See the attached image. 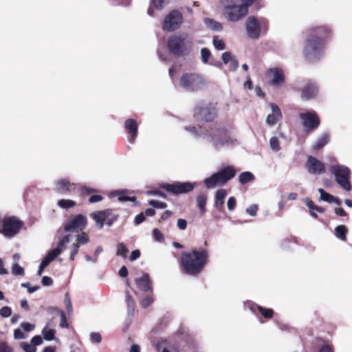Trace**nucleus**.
<instances>
[{
	"mask_svg": "<svg viewBox=\"0 0 352 352\" xmlns=\"http://www.w3.org/2000/svg\"><path fill=\"white\" fill-rule=\"evenodd\" d=\"M331 36V29L327 25L313 26L307 29L303 47L305 60L311 63L320 60L323 56L327 42Z\"/></svg>",
	"mask_w": 352,
	"mask_h": 352,
	"instance_id": "1",
	"label": "nucleus"
},
{
	"mask_svg": "<svg viewBox=\"0 0 352 352\" xmlns=\"http://www.w3.org/2000/svg\"><path fill=\"white\" fill-rule=\"evenodd\" d=\"M209 261V251L207 248H192L182 252L179 265L183 274L197 276L204 270Z\"/></svg>",
	"mask_w": 352,
	"mask_h": 352,
	"instance_id": "2",
	"label": "nucleus"
},
{
	"mask_svg": "<svg viewBox=\"0 0 352 352\" xmlns=\"http://www.w3.org/2000/svg\"><path fill=\"white\" fill-rule=\"evenodd\" d=\"M54 190L59 195L76 194L82 199L98 192V190L96 188L72 183L65 178L60 179L55 182Z\"/></svg>",
	"mask_w": 352,
	"mask_h": 352,
	"instance_id": "3",
	"label": "nucleus"
},
{
	"mask_svg": "<svg viewBox=\"0 0 352 352\" xmlns=\"http://www.w3.org/2000/svg\"><path fill=\"white\" fill-rule=\"evenodd\" d=\"M204 135L209 139L216 148L233 142L228 130L219 124L215 123L204 133Z\"/></svg>",
	"mask_w": 352,
	"mask_h": 352,
	"instance_id": "4",
	"label": "nucleus"
},
{
	"mask_svg": "<svg viewBox=\"0 0 352 352\" xmlns=\"http://www.w3.org/2000/svg\"><path fill=\"white\" fill-rule=\"evenodd\" d=\"M236 170L232 166H226L221 168L218 172L204 180V184L207 188H214L217 186H223L228 181L235 177Z\"/></svg>",
	"mask_w": 352,
	"mask_h": 352,
	"instance_id": "5",
	"label": "nucleus"
},
{
	"mask_svg": "<svg viewBox=\"0 0 352 352\" xmlns=\"http://www.w3.org/2000/svg\"><path fill=\"white\" fill-rule=\"evenodd\" d=\"M179 84L188 91H198L206 86V81L203 76L198 73H184L182 75Z\"/></svg>",
	"mask_w": 352,
	"mask_h": 352,
	"instance_id": "6",
	"label": "nucleus"
},
{
	"mask_svg": "<svg viewBox=\"0 0 352 352\" xmlns=\"http://www.w3.org/2000/svg\"><path fill=\"white\" fill-rule=\"evenodd\" d=\"M330 172L334 176L336 183L344 190L350 191L352 186L350 182L351 171L347 166L335 164L330 167Z\"/></svg>",
	"mask_w": 352,
	"mask_h": 352,
	"instance_id": "7",
	"label": "nucleus"
},
{
	"mask_svg": "<svg viewBox=\"0 0 352 352\" xmlns=\"http://www.w3.org/2000/svg\"><path fill=\"white\" fill-rule=\"evenodd\" d=\"M24 223L15 216L0 219V233L8 238L16 235L23 227Z\"/></svg>",
	"mask_w": 352,
	"mask_h": 352,
	"instance_id": "8",
	"label": "nucleus"
},
{
	"mask_svg": "<svg viewBox=\"0 0 352 352\" xmlns=\"http://www.w3.org/2000/svg\"><path fill=\"white\" fill-rule=\"evenodd\" d=\"M245 28L249 38L252 39H258L262 32H267L268 29V21L264 18L258 19L256 17L251 16L246 20Z\"/></svg>",
	"mask_w": 352,
	"mask_h": 352,
	"instance_id": "9",
	"label": "nucleus"
},
{
	"mask_svg": "<svg viewBox=\"0 0 352 352\" xmlns=\"http://www.w3.org/2000/svg\"><path fill=\"white\" fill-rule=\"evenodd\" d=\"M193 116L198 122H212L217 117V110L210 103L200 102L195 107Z\"/></svg>",
	"mask_w": 352,
	"mask_h": 352,
	"instance_id": "10",
	"label": "nucleus"
},
{
	"mask_svg": "<svg viewBox=\"0 0 352 352\" xmlns=\"http://www.w3.org/2000/svg\"><path fill=\"white\" fill-rule=\"evenodd\" d=\"M187 35L185 34L172 35L167 41L169 52L175 56H181L187 50Z\"/></svg>",
	"mask_w": 352,
	"mask_h": 352,
	"instance_id": "11",
	"label": "nucleus"
},
{
	"mask_svg": "<svg viewBox=\"0 0 352 352\" xmlns=\"http://www.w3.org/2000/svg\"><path fill=\"white\" fill-rule=\"evenodd\" d=\"M160 187L170 195H178L192 191L195 188V184L189 182H176L171 184L164 183L161 184Z\"/></svg>",
	"mask_w": 352,
	"mask_h": 352,
	"instance_id": "12",
	"label": "nucleus"
},
{
	"mask_svg": "<svg viewBox=\"0 0 352 352\" xmlns=\"http://www.w3.org/2000/svg\"><path fill=\"white\" fill-rule=\"evenodd\" d=\"M299 118L301 120L302 125L307 133L314 131L320 124V118L314 111L300 113Z\"/></svg>",
	"mask_w": 352,
	"mask_h": 352,
	"instance_id": "13",
	"label": "nucleus"
},
{
	"mask_svg": "<svg viewBox=\"0 0 352 352\" xmlns=\"http://www.w3.org/2000/svg\"><path fill=\"white\" fill-rule=\"evenodd\" d=\"M248 13L247 6L230 4L224 6V15L229 21H238Z\"/></svg>",
	"mask_w": 352,
	"mask_h": 352,
	"instance_id": "14",
	"label": "nucleus"
},
{
	"mask_svg": "<svg viewBox=\"0 0 352 352\" xmlns=\"http://www.w3.org/2000/svg\"><path fill=\"white\" fill-rule=\"evenodd\" d=\"M182 23V14L176 10H172L164 18L163 29L168 32H173L178 29Z\"/></svg>",
	"mask_w": 352,
	"mask_h": 352,
	"instance_id": "15",
	"label": "nucleus"
},
{
	"mask_svg": "<svg viewBox=\"0 0 352 352\" xmlns=\"http://www.w3.org/2000/svg\"><path fill=\"white\" fill-rule=\"evenodd\" d=\"M87 224V217L82 214H78L65 223L64 230L65 232H82L86 228Z\"/></svg>",
	"mask_w": 352,
	"mask_h": 352,
	"instance_id": "16",
	"label": "nucleus"
},
{
	"mask_svg": "<svg viewBox=\"0 0 352 352\" xmlns=\"http://www.w3.org/2000/svg\"><path fill=\"white\" fill-rule=\"evenodd\" d=\"M305 166L308 172L313 175H321L326 171L324 164L312 156H308Z\"/></svg>",
	"mask_w": 352,
	"mask_h": 352,
	"instance_id": "17",
	"label": "nucleus"
},
{
	"mask_svg": "<svg viewBox=\"0 0 352 352\" xmlns=\"http://www.w3.org/2000/svg\"><path fill=\"white\" fill-rule=\"evenodd\" d=\"M266 75L270 78V84L275 87H279L285 82V78L283 70L279 68H271L267 71Z\"/></svg>",
	"mask_w": 352,
	"mask_h": 352,
	"instance_id": "18",
	"label": "nucleus"
},
{
	"mask_svg": "<svg viewBox=\"0 0 352 352\" xmlns=\"http://www.w3.org/2000/svg\"><path fill=\"white\" fill-rule=\"evenodd\" d=\"M124 128L126 131L129 137L128 140L131 144H133L138 136V124L134 119H127L124 122Z\"/></svg>",
	"mask_w": 352,
	"mask_h": 352,
	"instance_id": "19",
	"label": "nucleus"
},
{
	"mask_svg": "<svg viewBox=\"0 0 352 352\" xmlns=\"http://www.w3.org/2000/svg\"><path fill=\"white\" fill-rule=\"evenodd\" d=\"M249 307L256 316L260 314L266 320L272 319L274 315V311L272 309L263 307L256 303H250Z\"/></svg>",
	"mask_w": 352,
	"mask_h": 352,
	"instance_id": "20",
	"label": "nucleus"
},
{
	"mask_svg": "<svg viewBox=\"0 0 352 352\" xmlns=\"http://www.w3.org/2000/svg\"><path fill=\"white\" fill-rule=\"evenodd\" d=\"M318 91L315 82L309 80L302 89L301 97L303 100H308L314 98Z\"/></svg>",
	"mask_w": 352,
	"mask_h": 352,
	"instance_id": "21",
	"label": "nucleus"
},
{
	"mask_svg": "<svg viewBox=\"0 0 352 352\" xmlns=\"http://www.w3.org/2000/svg\"><path fill=\"white\" fill-rule=\"evenodd\" d=\"M272 113L267 116L266 122L270 126H273L282 118V113L280 108L275 104H270Z\"/></svg>",
	"mask_w": 352,
	"mask_h": 352,
	"instance_id": "22",
	"label": "nucleus"
},
{
	"mask_svg": "<svg viewBox=\"0 0 352 352\" xmlns=\"http://www.w3.org/2000/svg\"><path fill=\"white\" fill-rule=\"evenodd\" d=\"M226 196L227 191L223 188L217 190L215 193L214 206L219 212H223L224 210V200Z\"/></svg>",
	"mask_w": 352,
	"mask_h": 352,
	"instance_id": "23",
	"label": "nucleus"
},
{
	"mask_svg": "<svg viewBox=\"0 0 352 352\" xmlns=\"http://www.w3.org/2000/svg\"><path fill=\"white\" fill-rule=\"evenodd\" d=\"M138 287L144 292H148L151 289V282L149 275L144 274L142 276L135 280Z\"/></svg>",
	"mask_w": 352,
	"mask_h": 352,
	"instance_id": "24",
	"label": "nucleus"
},
{
	"mask_svg": "<svg viewBox=\"0 0 352 352\" xmlns=\"http://www.w3.org/2000/svg\"><path fill=\"white\" fill-rule=\"evenodd\" d=\"M110 213L109 210H101L92 214L91 217L97 223L100 224V228H102L104 226L107 218L110 215Z\"/></svg>",
	"mask_w": 352,
	"mask_h": 352,
	"instance_id": "25",
	"label": "nucleus"
},
{
	"mask_svg": "<svg viewBox=\"0 0 352 352\" xmlns=\"http://www.w3.org/2000/svg\"><path fill=\"white\" fill-rule=\"evenodd\" d=\"M318 192L320 194V199L329 203H336L338 205L341 204V201L336 197H334L327 192L323 188H319Z\"/></svg>",
	"mask_w": 352,
	"mask_h": 352,
	"instance_id": "26",
	"label": "nucleus"
},
{
	"mask_svg": "<svg viewBox=\"0 0 352 352\" xmlns=\"http://www.w3.org/2000/svg\"><path fill=\"white\" fill-rule=\"evenodd\" d=\"M330 138L329 134L324 133L319 137L316 142L312 146L314 150L319 151L322 149L329 142Z\"/></svg>",
	"mask_w": 352,
	"mask_h": 352,
	"instance_id": "27",
	"label": "nucleus"
},
{
	"mask_svg": "<svg viewBox=\"0 0 352 352\" xmlns=\"http://www.w3.org/2000/svg\"><path fill=\"white\" fill-rule=\"evenodd\" d=\"M348 232L347 228L344 225L338 226L335 228V235L342 241L346 240V234Z\"/></svg>",
	"mask_w": 352,
	"mask_h": 352,
	"instance_id": "28",
	"label": "nucleus"
},
{
	"mask_svg": "<svg viewBox=\"0 0 352 352\" xmlns=\"http://www.w3.org/2000/svg\"><path fill=\"white\" fill-rule=\"evenodd\" d=\"M207 202V195L204 193H200L197 197V206L201 214L206 212V205Z\"/></svg>",
	"mask_w": 352,
	"mask_h": 352,
	"instance_id": "29",
	"label": "nucleus"
},
{
	"mask_svg": "<svg viewBox=\"0 0 352 352\" xmlns=\"http://www.w3.org/2000/svg\"><path fill=\"white\" fill-rule=\"evenodd\" d=\"M254 179V175L249 171L243 172L239 177V181L243 185L253 182Z\"/></svg>",
	"mask_w": 352,
	"mask_h": 352,
	"instance_id": "30",
	"label": "nucleus"
},
{
	"mask_svg": "<svg viewBox=\"0 0 352 352\" xmlns=\"http://www.w3.org/2000/svg\"><path fill=\"white\" fill-rule=\"evenodd\" d=\"M57 205L63 209L68 210L76 206V201L72 199H62L58 201Z\"/></svg>",
	"mask_w": 352,
	"mask_h": 352,
	"instance_id": "31",
	"label": "nucleus"
},
{
	"mask_svg": "<svg viewBox=\"0 0 352 352\" xmlns=\"http://www.w3.org/2000/svg\"><path fill=\"white\" fill-rule=\"evenodd\" d=\"M116 195L118 196V199L120 201H135L136 197H130L128 196V191L127 190H119L116 191L115 192Z\"/></svg>",
	"mask_w": 352,
	"mask_h": 352,
	"instance_id": "32",
	"label": "nucleus"
},
{
	"mask_svg": "<svg viewBox=\"0 0 352 352\" xmlns=\"http://www.w3.org/2000/svg\"><path fill=\"white\" fill-rule=\"evenodd\" d=\"M305 202L306 206L309 208V211L316 210L320 213H324L325 212V209L324 208L316 205L309 198H307Z\"/></svg>",
	"mask_w": 352,
	"mask_h": 352,
	"instance_id": "33",
	"label": "nucleus"
},
{
	"mask_svg": "<svg viewBox=\"0 0 352 352\" xmlns=\"http://www.w3.org/2000/svg\"><path fill=\"white\" fill-rule=\"evenodd\" d=\"M206 23L209 28L216 31H221L223 29V25L221 23L217 22L211 19H206Z\"/></svg>",
	"mask_w": 352,
	"mask_h": 352,
	"instance_id": "34",
	"label": "nucleus"
},
{
	"mask_svg": "<svg viewBox=\"0 0 352 352\" xmlns=\"http://www.w3.org/2000/svg\"><path fill=\"white\" fill-rule=\"evenodd\" d=\"M89 242V237L86 232L82 231L80 234L76 236V243H77L78 245H85L88 243Z\"/></svg>",
	"mask_w": 352,
	"mask_h": 352,
	"instance_id": "35",
	"label": "nucleus"
},
{
	"mask_svg": "<svg viewBox=\"0 0 352 352\" xmlns=\"http://www.w3.org/2000/svg\"><path fill=\"white\" fill-rule=\"evenodd\" d=\"M43 338L47 341H51L54 339L56 331L53 329L44 328L42 331Z\"/></svg>",
	"mask_w": 352,
	"mask_h": 352,
	"instance_id": "36",
	"label": "nucleus"
},
{
	"mask_svg": "<svg viewBox=\"0 0 352 352\" xmlns=\"http://www.w3.org/2000/svg\"><path fill=\"white\" fill-rule=\"evenodd\" d=\"M128 252H129V250L126 248L124 243H119L117 245V252H116L117 256H121L124 258H125L126 257V254H127Z\"/></svg>",
	"mask_w": 352,
	"mask_h": 352,
	"instance_id": "37",
	"label": "nucleus"
},
{
	"mask_svg": "<svg viewBox=\"0 0 352 352\" xmlns=\"http://www.w3.org/2000/svg\"><path fill=\"white\" fill-rule=\"evenodd\" d=\"M69 235L64 236L58 243L57 247L54 250H59L60 254L65 248V245L69 242Z\"/></svg>",
	"mask_w": 352,
	"mask_h": 352,
	"instance_id": "38",
	"label": "nucleus"
},
{
	"mask_svg": "<svg viewBox=\"0 0 352 352\" xmlns=\"http://www.w3.org/2000/svg\"><path fill=\"white\" fill-rule=\"evenodd\" d=\"M56 309L57 310L60 316V327L65 329L69 328V324L64 311L58 309V308H56Z\"/></svg>",
	"mask_w": 352,
	"mask_h": 352,
	"instance_id": "39",
	"label": "nucleus"
},
{
	"mask_svg": "<svg viewBox=\"0 0 352 352\" xmlns=\"http://www.w3.org/2000/svg\"><path fill=\"white\" fill-rule=\"evenodd\" d=\"M213 45L214 47L218 50H223L226 47L224 41L222 39H219L218 36L213 37Z\"/></svg>",
	"mask_w": 352,
	"mask_h": 352,
	"instance_id": "40",
	"label": "nucleus"
},
{
	"mask_svg": "<svg viewBox=\"0 0 352 352\" xmlns=\"http://www.w3.org/2000/svg\"><path fill=\"white\" fill-rule=\"evenodd\" d=\"M126 302L129 311H133L135 308V301L128 291L126 292Z\"/></svg>",
	"mask_w": 352,
	"mask_h": 352,
	"instance_id": "41",
	"label": "nucleus"
},
{
	"mask_svg": "<svg viewBox=\"0 0 352 352\" xmlns=\"http://www.w3.org/2000/svg\"><path fill=\"white\" fill-rule=\"evenodd\" d=\"M148 204L155 208L164 209L167 207V204L166 202L160 201L155 199L149 200Z\"/></svg>",
	"mask_w": 352,
	"mask_h": 352,
	"instance_id": "42",
	"label": "nucleus"
},
{
	"mask_svg": "<svg viewBox=\"0 0 352 352\" xmlns=\"http://www.w3.org/2000/svg\"><path fill=\"white\" fill-rule=\"evenodd\" d=\"M12 273L16 276H23L24 269L22 267H21L17 263H15L12 265Z\"/></svg>",
	"mask_w": 352,
	"mask_h": 352,
	"instance_id": "43",
	"label": "nucleus"
},
{
	"mask_svg": "<svg viewBox=\"0 0 352 352\" xmlns=\"http://www.w3.org/2000/svg\"><path fill=\"white\" fill-rule=\"evenodd\" d=\"M270 145L271 148L274 151H278L280 149V142L276 137H272L270 140Z\"/></svg>",
	"mask_w": 352,
	"mask_h": 352,
	"instance_id": "44",
	"label": "nucleus"
},
{
	"mask_svg": "<svg viewBox=\"0 0 352 352\" xmlns=\"http://www.w3.org/2000/svg\"><path fill=\"white\" fill-rule=\"evenodd\" d=\"M201 60L204 63H207L210 57L211 56L210 51L206 48H202L201 50Z\"/></svg>",
	"mask_w": 352,
	"mask_h": 352,
	"instance_id": "45",
	"label": "nucleus"
},
{
	"mask_svg": "<svg viewBox=\"0 0 352 352\" xmlns=\"http://www.w3.org/2000/svg\"><path fill=\"white\" fill-rule=\"evenodd\" d=\"M0 352H14L11 347L6 342L0 340Z\"/></svg>",
	"mask_w": 352,
	"mask_h": 352,
	"instance_id": "46",
	"label": "nucleus"
},
{
	"mask_svg": "<svg viewBox=\"0 0 352 352\" xmlns=\"http://www.w3.org/2000/svg\"><path fill=\"white\" fill-rule=\"evenodd\" d=\"M12 314V309L10 307L5 306L0 309V316L3 318H8Z\"/></svg>",
	"mask_w": 352,
	"mask_h": 352,
	"instance_id": "47",
	"label": "nucleus"
},
{
	"mask_svg": "<svg viewBox=\"0 0 352 352\" xmlns=\"http://www.w3.org/2000/svg\"><path fill=\"white\" fill-rule=\"evenodd\" d=\"M153 235L157 241L162 242L164 239L162 233L157 228H154L153 230Z\"/></svg>",
	"mask_w": 352,
	"mask_h": 352,
	"instance_id": "48",
	"label": "nucleus"
},
{
	"mask_svg": "<svg viewBox=\"0 0 352 352\" xmlns=\"http://www.w3.org/2000/svg\"><path fill=\"white\" fill-rule=\"evenodd\" d=\"M80 245H78L77 243H74L71 246V254H70V260L74 261L75 256L78 252Z\"/></svg>",
	"mask_w": 352,
	"mask_h": 352,
	"instance_id": "49",
	"label": "nucleus"
},
{
	"mask_svg": "<svg viewBox=\"0 0 352 352\" xmlns=\"http://www.w3.org/2000/svg\"><path fill=\"white\" fill-rule=\"evenodd\" d=\"M22 348L25 352H36V347L32 344H28L26 342H24L22 344Z\"/></svg>",
	"mask_w": 352,
	"mask_h": 352,
	"instance_id": "50",
	"label": "nucleus"
},
{
	"mask_svg": "<svg viewBox=\"0 0 352 352\" xmlns=\"http://www.w3.org/2000/svg\"><path fill=\"white\" fill-rule=\"evenodd\" d=\"M90 339L94 343H100L102 340V337L99 333L93 332L90 335Z\"/></svg>",
	"mask_w": 352,
	"mask_h": 352,
	"instance_id": "51",
	"label": "nucleus"
},
{
	"mask_svg": "<svg viewBox=\"0 0 352 352\" xmlns=\"http://www.w3.org/2000/svg\"><path fill=\"white\" fill-rule=\"evenodd\" d=\"M319 352H334L333 345L329 343H324L320 347Z\"/></svg>",
	"mask_w": 352,
	"mask_h": 352,
	"instance_id": "52",
	"label": "nucleus"
},
{
	"mask_svg": "<svg viewBox=\"0 0 352 352\" xmlns=\"http://www.w3.org/2000/svg\"><path fill=\"white\" fill-rule=\"evenodd\" d=\"M94 193L89 195L90 197L89 198V204H94L99 202L103 199L102 196L99 195H93Z\"/></svg>",
	"mask_w": 352,
	"mask_h": 352,
	"instance_id": "53",
	"label": "nucleus"
},
{
	"mask_svg": "<svg viewBox=\"0 0 352 352\" xmlns=\"http://www.w3.org/2000/svg\"><path fill=\"white\" fill-rule=\"evenodd\" d=\"M258 209V207L256 204H252L246 209V212L251 216H255L257 213Z\"/></svg>",
	"mask_w": 352,
	"mask_h": 352,
	"instance_id": "54",
	"label": "nucleus"
},
{
	"mask_svg": "<svg viewBox=\"0 0 352 352\" xmlns=\"http://www.w3.org/2000/svg\"><path fill=\"white\" fill-rule=\"evenodd\" d=\"M227 206L229 210H233L236 206V201L235 197H230L228 200Z\"/></svg>",
	"mask_w": 352,
	"mask_h": 352,
	"instance_id": "55",
	"label": "nucleus"
},
{
	"mask_svg": "<svg viewBox=\"0 0 352 352\" xmlns=\"http://www.w3.org/2000/svg\"><path fill=\"white\" fill-rule=\"evenodd\" d=\"M21 287L27 288L29 293H33L39 288V286L32 287L30 283H23L21 284Z\"/></svg>",
	"mask_w": 352,
	"mask_h": 352,
	"instance_id": "56",
	"label": "nucleus"
},
{
	"mask_svg": "<svg viewBox=\"0 0 352 352\" xmlns=\"http://www.w3.org/2000/svg\"><path fill=\"white\" fill-rule=\"evenodd\" d=\"M146 218L143 212H140L135 216L134 223L135 225H139L145 221Z\"/></svg>",
	"mask_w": 352,
	"mask_h": 352,
	"instance_id": "57",
	"label": "nucleus"
},
{
	"mask_svg": "<svg viewBox=\"0 0 352 352\" xmlns=\"http://www.w3.org/2000/svg\"><path fill=\"white\" fill-rule=\"evenodd\" d=\"M60 254L59 250H52L46 256L52 261Z\"/></svg>",
	"mask_w": 352,
	"mask_h": 352,
	"instance_id": "58",
	"label": "nucleus"
},
{
	"mask_svg": "<svg viewBox=\"0 0 352 352\" xmlns=\"http://www.w3.org/2000/svg\"><path fill=\"white\" fill-rule=\"evenodd\" d=\"M232 59H234L232 56V54L228 52H226L223 53L222 54V60L225 64H228L230 61H231Z\"/></svg>",
	"mask_w": 352,
	"mask_h": 352,
	"instance_id": "59",
	"label": "nucleus"
},
{
	"mask_svg": "<svg viewBox=\"0 0 352 352\" xmlns=\"http://www.w3.org/2000/svg\"><path fill=\"white\" fill-rule=\"evenodd\" d=\"M177 226L181 230H184L187 227V221L184 219H179L177 220Z\"/></svg>",
	"mask_w": 352,
	"mask_h": 352,
	"instance_id": "60",
	"label": "nucleus"
},
{
	"mask_svg": "<svg viewBox=\"0 0 352 352\" xmlns=\"http://www.w3.org/2000/svg\"><path fill=\"white\" fill-rule=\"evenodd\" d=\"M140 255H141L140 251L139 250H135L131 252V255L129 256V260L131 261H134L136 259H138V258H140Z\"/></svg>",
	"mask_w": 352,
	"mask_h": 352,
	"instance_id": "61",
	"label": "nucleus"
},
{
	"mask_svg": "<svg viewBox=\"0 0 352 352\" xmlns=\"http://www.w3.org/2000/svg\"><path fill=\"white\" fill-rule=\"evenodd\" d=\"M43 342L42 338L40 336H35L31 339V343L36 347Z\"/></svg>",
	"mask_w": 352,
	"mask_h": 352,
	"instance_id": "62",
	"label": "nucleus"
},
{
	"mask_svg": "<svg viewBox=\"0 0 352 352\" xmlns=\"http://www.w3.org/2000/svg\"><path fill=\"white\" fill-rule=\"evenodd\" d=\"M25 334L20 329H16L14 331V338L16 340H21L25 338Z\"/></svg>",
	"mask_w": 352,
	"mask_h": 352,
	"instance_id": "63",
	"label": "nucleus"
},
{
	"mask_svg": "<svg viewBox=\"0 0 352 352\" xmlns=\"http://www.w3.org/2000/svg\"><path fill=\"white\" fill-rule=\"evenodd\" d=\"M21 327L27 332L31 331L34 329V325L28 322H22Z\"/></svg>",
	"mask_w": 352,
	"mask_h": 352,
	"instance_id": "64",
	"label": "nucleus"
}]
</instances>
